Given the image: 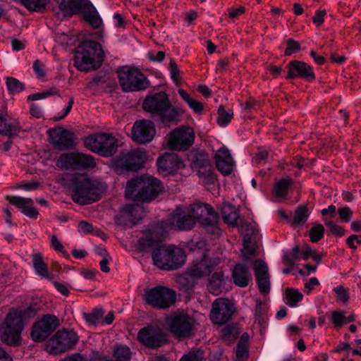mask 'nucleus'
Wrapping results in <instances>:
<instances>
[{"label":"nucleus","mask_w":361,"mask_h":361,"mask_svg":"<svg viewBox=\"0 0 361 361\" xmlns=\"http://www.w3.org/2000/svg\"><path fill=\"white\" fill-rule=\"evenodd\" d=\"M190 166L192 170L197 171L204 185H214L216 181V174L208 159H192Z\"/></svg>","instance_id":"nucleus-20"},{"label":"nucleus","mask_w":361,"mask_h":361,"mask_svg":"<svg viewBox=\"0 0 361 361\" xmlns=\"http://www.w3.org/2000/svg\"><path fill=\"white\" fill-rule=\"evenodd\" d=\"M325 10H320L316 12L315 16L312 18L313 23L317 26L321 25L324 21Z\"/></svg>","instance_id":"nucleus-61"},{"label":"nucleus","mask_w":361,"mask_h":361,"mask_svg":"<svg viewBox=\"0 0 361 361\" xmlns=\"http://www.w3.org/2000/svg\"><path fill=\"white\" fill-rule=\"evenodd\" d=\"M225 276L222 271L215 272L209 280L208 290L213 295H218L221 293L223 286L225 283Z\"/></svg>","instance_id":"nucleus-32"},{"label":"nucleus","mask_w":361,"mask_h":361,"mask_svg":"<svg viewBox=\"0 0 361 361\" xmlns=\"http://www.w3.org/2000/svg\"><path fill=\"white\" fill-rule=\"evenodd\" d=\"M47 133L49 143L56 149H68L75 145L74 133L63 127L50 128Z\"/></svg>","instance_id":"nucleus-17"},{"label":"nucleus","mask_w":361,"mask_h":361,"mask_svg":"<svg viewBox=\"0 0 361 361\" xmlns=\"http://www.w3.org/2000/svg\"><path fill=\"white\" fill-rule=\"evenodd\" d=\"M338 213L342 221L348 222L350 220L353 212L348 207H345L338 208Z\"/></svg>","instance_id":"nucleus-53"},{"label":"nucleus","mask_w":361,"mask_h":361,"mask_svg":"<svg viewBox=\"0 0 361 361\" xmlns=\"http://www.w3.org/2000/svg\"><path fill=\"white\" fill-rule=\"evenodd\" d=\"M331 321L335 327H341L345 324V315L344 311L337 310L331 312Z\"/></svg>","instance_id":"nucleus-49"},{"label":"nucleus","mask_w":361,"mask_h":361,"mask_svg":"<svg viewBox=\"0 0 361 361\" xmlns=\"http://www.w3.org/2000/svg\"><path fill=\"white\" fill-rule=\"evenodd\" d=\"M158 172L162 176L174 174L184 164L182 159H157Z\"/></svg>","instance_id":"nucleus-29"},{"label":"nucleus","mask_w":361,"mask_h":361,"mask_svg":"<svg viewBox=\"0 0 361 361\" xmlns=\"http://www.w3.org/2000/svg\"><path fill=\"white\" fill-rule=\"evenodd\" d=\"M233 154L226 146H222L216 152L214 158H231Z\"/></svg>","instance_id":"nucleus-59"},{"label":"nucleus","mask_w":361,"mask_h":361,"mask_svg":"<svg viewBox=\"0 0 361 361\" xmlns=\"http://www.w3.org/2000/svg\"><path fill=\"white\" fill-rule=\"evenodd\" d=\"M120 85L125 92H134L144 90L148 87L145 75L137 68L123 66L118 72Z\"/></svg>","instance_id":"nucleus-9"},{"label":"nucleus","mask_w":361,"mask_h":361,"mask_svg":"<svg viewBox=\"0 0 361 361\" xmlns=\"http://www.w3.org/2000/svg\"><path fill=\"white\" fill-rule=\"evenodd\" d=\"M32 264L36 273L39 276L47 280L53 279V276L49 272L47 265L43 262L40 253L32 255Z\"/></svg>","instance_id":"nucleus-33"},{"label":"nucleus","mask_w":361,"mask_h":361,"mask_svg":"<svg viewBox=\"0 0 361 361\" xmlns=\"http://www.w3.org/2000/svg\"><path fill=\"white\" fill-rule=\"evenodd\" d=\"M78 231L82 233H90L93 231V226L87 221H81L79 222Z\"/></svg>","instance_id":"nucleus-60"},{"label":"nucleus","mask_w":361,"mask_h":361,"mask_svg":"<svg viewBox=\"0 0 361 361\" xmlns=\"http://www.w3.org/2000/svg\"><path fill=\"white\" fill-rule=\"evenodd\" d=\"M169 222L178 231H190L199 222L208 233L219 231L218 215L208 204H194L187 209L178 207L170 214Z\"/></svg>","instance_id":"nucleus-1"},{"label":"nucleus","mask_w":361,"mask_h":361,"mask_svg":"<svg viewBox=\"0 0 361 361\" xmlns=\"http://www.w3.org/2000/svg\"><path fill=\"white\" fill-rule=\"evenodd\" d=\"M169 70L171 79L178 84L180 80L179 70L176 63L173 61L170 62Z\"/></svg>","instance_id":"nucleus-55"},{"label":"nucleus","mask_w":361,"mask_h":361,"mask_svg":"<svg viewBox=\"0 0 361 361\" xmlns=\"http://www.w3.org/2000/svg\"><path fill=\"white\" fill-rule=\"evenodd\" d=\"M250 261H251V257L248 261L243 259V264H236L233 269L232 276L233 282L239 287H246L252 281V275L247 266Z\"/></svg>","instance_id":"nucleus-28"},{"label":"nucleus","mask_w":361,"mask_h":361,"mask_svg":"<svg viewBox=\"0 0 361 361\" xmlns=\"http://www.w3.org/2000/svg\"><path fill=\"white\" fill-rule=\"evenodd\" d=\"M335 291L338 294V299L339 300L346 302L348 300L347 292L343 286L336 287Z\"/></svg>","instance_id":"nucleus-62"},{"label":"nucleus","mask_w":361,"mask_h":361,"mask_svg":"<svg viewBox=\"0 0 361 361\" xmlns=\"http://www.w3.org/2000/svg\"><path fill=\"white\" fill-rule=\"evenodd\" d=\"M326 225L329 228L332 234L339 237L344 235V228L338 225H336L334 222H326Z\"/></svg>","instance_id":"nucleus-54"},{"label":"nucleus","mask_w":361,"mask_h":361,"mask_svg":"<svg viewBox=\"0 0 361 361\" xmlns=\"http://www.w3.org/2000/svg\"><path fill=\"white\" fill-rule=\"evenodd\" d=\"M156 134L154 125L149 120L136 121L131 132L132 139L139 143L149 142Z\"/></svg>","instance_id":"nucleus-19"},{"label":"nucleus","mask_w":361,"mask_h":361,"mask_svg":"<svg viewBox=\"0 0 361 361\" xmlns=\"http://www.w3.org/2000/svg\"><path fill=\"white\" fill-rule=\"evenodd\" d=\"M136 207L134 205L128 204L125 206L120 213L115 217L116 225L122 226L124 228H132L135 224L134 212Z\"/></svg>","instance_id":"nucleus-31"},{"label":"nucleus","mask_w":361,"mask_h":361,"mask_svg":"<svg viewBox=\"0 0 361 361\" xmlns=\"http://www.w3.org/2000/svg\"><path fill=\"white\" fill-rule=\"evenodd\" d=\"M130 358L131 352L130 348L126 346H121L114 350L110 361H130Z\"/></svg>","instance_id":"nucleus-41"},{"label":"nucleus","mask_w":361,"mask_h":361,"mask_svg":"<svg viewBox=\"0 0 361 361\" xmlns=\"http://www.w3.org/2000/svg\"><path fill=\"white\" fill-rule=\"evenodd\" d=\"M137 338L145 346L151 348L161 347L167 342L166 334L158 326H149L140 329Z\"/></svg>","instance_id":"nucleus-18"},{"label":"nucleus","mask_w":361,"mask_h":361,"mask_svg":"<svg viewBox=\"0 0 361 361\" xmlns=\"http://www.w3.org/2000/svg\"><path fill=\"white\" fill-rule=\"evenodd\" d=\"M143 109L152 116L158 117L165 125L170 126L179 121L178 109L170 104L166 94L163 92L146 97Z\"/></svg>","instance_id":"nucleus-4"},{"label":"nucleus","mask_w":361,"mask_h":361,"mask_svg":"<svg viewBox=\"0 0 361 361\" xmlns=\"http://www.w3.org/2000/svg\"><path fill=\"white\" fill-rule=\"evenodd\" d=\"M56 166L61 169L86 171L95 167V159H57Z\"/></svg>","instance_id":"nucleus-26"},{"label":"nucleus","mask_w":361,"mask_h":361,"mask_svg":"<svg viewBox=\"0 0 361 361\" xmlns=\"http://www.w3.org/2000/svg\"><path fill=\"white\" fill-rule=\"evenodd\" d=\"M218 118L216 122L221 127H226L231 121L233 116V110L226 111L223 106H220L218 109Z\"/></svg>","instance_id":"nucleus-40"},{"label":"nucleus","mask_w":361,"mask_h":361,"mask_svg":"<svg viewBox=\"0 0 361 361\" xmlns=\"http://www.w3.org/2000/svg\"><path fill=\"white\" fill-rule=\"evenodd\" d=\"M178 94L182 99L188 105V106L196 114H201L203 107L200 102L192 98L189 94L183 89L178 90Z\"/></svg>","instance_id":"nucleus-36"},{"label":"nucleus","mask_w":361,"mask_h":361,"mask_svg":"<svg viewBox=\"0 0 361 361\" xmlns=\"http://www.w3.org/2000/svg\"><path fill=\"white\" fill-rule=\"evenodd\" d=\"M300 47V44L298 42L292 39H289L287 42V48L285 51V54L286 56H290L298 51Z\"/></svg>","instance_id":"nucleus-52"},{"label":"nucleus","mask_w":361,"mask_h":361,"mask_svg":"<svg viewBox=\"0 0 361 361\" xmlns=\"http://www.w3.org/2000/svg\"><path fill=\"white\" fill-rule=\"evenodd\" d=\"M78 340V336L73 330H59L46 344L45 350L51 355L61 354L71 350Z\"/></svg>","instance_id":"nucleus-11"},{"label":"nucleus","mask_w":361,"mask_h":361,"mask_svg":"<svg viewBox=\"0 0 361 361\" xmlns=\"http://www.w3.org/2000/svg\"><path fill=\"white\" fill-rule=\"evenodd\" d=\"M292 183L291 178H282L274 185V194L277 197L286 198Z\"/></svg>","instance_id":"nucleus-37"},{"label":"nucleus","mask_w":361,"mask_h":361,"mask_svg":"<svg viewBox=\"0 0 361 361\" xmlns=\"http://www.w3.org/2000/svg\"><path fill=\"white\" fill-rule=\"evenodd\" d=\"M145 161L142 159H111V167L118 174L125 171L137 172L144 167Z\"/></svg>","instance_id":"nucleus-27"},{"label":"nucleus","mask_w":361,"mask_h":361,"mask_svg":"<svg viewBox=\"0 0 361 361\" xmlns=\"http://www.w3.org/2000/svg\"><path fill=\"white\" fill-rule=\"evenodd\" d=\"M59 326V320L56 316L49 314H44L32 325L31 338L36 342L44 341Z\"/></svg>","instance_id":"nucleus-14"},{"label":"nucleus","mask_w":361,"mask_h":361,"mask_svg":"<svg viewBox=\"0 0 361 361\" xmlns=\"http://www.w3.org/2000/svg\"><path fill=\"white\" fill-rule=\"evenodd\" d=\"M213 270V265L211 260L207 257H203L199 261L193 262V263L188 268L184 275L178 276L176 281L185 287H189L187 276H190L194 279H200L207 276Z\"/></svg>","instance_id":"nucleus-15"},{"label":"nucleus","mask_w":361,"mask_h":361,"mask_svg":"<svg viewBox=\"0 0 361 361\" xmlns=\"http://www.w3.org/2000/svg\"><path fill=\"white\" fill-rule=\"evenodd\" d=\"M300 259V255H299V247L298 246H295L293 249V252L290 254H286L284 256V262L286 264L292 265L294 264V262L297 260H299Z\"/></svg>","instance_id":"nucleus-50"},{"label":"nucleus","mask_w":361,"mask_h":361,"mask_svg":"<svg viewBox=\"0 0 361 361\" xmlns=\"http://www.w3.org/2000/svg\"><path fill=\"white\" fill-rule=\"evenodd\" d=\"M147 155L145 151L140 149H133L131 151H126V153L122 158H146Z\"/></svg>","instance_id":"nucleus-56"},{"label":"nucleus","mask_w":361,"mask_h":361,"mask_svg":"<svg viewBox=\"0 0 361 361\" xmlns=\"http://www.w3.org/2000/svg\"><path fill=\"white\" fill-rule=\"evenodd\" d=\"M319 284V280L316 277L311 278L308 282L305 284V292L309 294L314 286Z\"/></svg>","instance_id":"nucleus-63"},{"label":"nucleus","mask_w":361,"mask_h":361,"mask_svg":"<svg viewBox=\"0 0 361 361\" xmlns=\"http://www.w3.org/2000/svg\"><path fill=\"white\" fill-rule=\"evenodd\" d=\"M254 271L260 293L267 294L270 290V281L266 263L262 259H257L254 264Z\"/></svg>","instance_id":"nucleus-22"},{"label":"nucleus","mask_w":361,"mask_h":361,"mask_svg":"<svg viewBox=\"0 0 361 361\" xmlns=\"http://www.w3.org/2000/svg\"><path fill=\"white\" fill-rule=\"evenodd\" d=\"M300 77L308 81L314 80L315 75L312 68L307 63L299 61H293L288 64V79Z\"/></svg>","instance_id":"nucleus-24"},{"label":"nucleus","mask_w":361,"mask_h":361,"mask_svg":"<svg viewBox=\"0 0 361 361\" xmlns=\"http://www.w3.org/2000/svg\"><path fill=\"white\" fill-rule=\"evenodd\" d=\"M309 216L308 208L305 205L298 207L294 214L291 224L294 226H302L307 220Z\"/></svg>","instance_id":"nucleus-38"},{"label":"nucleus","mask_w":361,"mask_h":361,"mask_svg":"<svg viewBox=\"0 0 361 361\" xmlns=\"http://www.w3.org/2000/svg\"><path fill=\"white\" fill-rule=\"evenodd\" d=\"M171 332L178 338L190 336L193 319L183 312H173L166 318Z\"/></svg>","instance_id":"nucleus-13"},{"label":"nucleus","mask_w":361,"mask_h":361,"mask_svg":"<svg viewBox=\"0 0 361 361\" xmlns=\"http://www.w3.org/2000/svg\"><path fill=\"white\" fill-rule=\"evenodd\" d=\"M72 200L80 204H89L98 201L103 192L102 184L85 174L75 175L70 183Z\"/></svg>","instance_id":"nucleus-3"},{"label":"nucleus","mask_w":361,"mask_h":361,"mask_svg":"<svg viewBox=\"0 0 361 361\" xmlns=\"http://www.w3.org/2000/svg\"><path fill=\"white\" fill-rule=\"evenodd\" d=\"M324 233V228L322 224H314L312 228L310 230L309 235L310 240L313 243L318 242L320 240Z\"/></svg>","instance_id":"nucleus-46"},{"label":"nucleus","mask_w":361,"mask_h":361,"mask_svg":"<svg viewBox=\"0 0 361 361\" xmlns=\"http://www.w3.org/2000/svg\"><path fill=\"white\" fill-rule=\"evenodd\" d=\"M238 334L239 331L235 326L228 325L221 330L222 338L228 342L235 340Z\"/></svg>","instance_id":"nucleus-45"},{"label":"nucleus","mask_w":361,"mask_h":361,"mask_svg":"<svg viewBox=\"0 0 361 361\" xmlns=\"http://www.w3.org/2000/svg\"><path fill=\"white\" fill-rule=\"evenodd\" d=\"M194 141L193 129L189 126H181L169 134L167 145L174 151H186L192 145Z\"/></svg>","instance_id":"nucleus-12"},{"label":"nucleus","mask_w":361,"mask_h":361,"mask_svg":"<svg viewBox=\"0 0 361 361\" xmlns=\"http://www.w3.org/2000/svg\"><path fill=\"white\" fill-rule=\"evenodd\" d=\"M101 45L94 41L82 43L76 51L75 65L78 69L87 71L97 68L103 61Z\"/></svg>","instance_id":"nucleus-6"},{"label":"nucleus","mask_w":361,"mask_h":361,"mask_svg":"<svg viewBox=\"0 0 361 361\" xmlns=\"http://www.w3.org/2000/svg\"><path fill=\"white\" fill-rule=\"evenodd\" d=\"M144 298L147 304L157 310H165L176 301V292L165 286H157L145 290Z\"/></svg>","instance_id":"nucleus-8"},{"label":"nucleus","mask_w":361,"mask_h":361,"mask_svg":"<svg viewBox=\"0 0 361 361\" xmlns=\"http://www.w3.org/2000/svg\"><path fill=\"white\" fill-rule=\"evenodd\" d=\"M40 307L37 305H31L30 307L26 308L25 310L20 311V312H16L18 315L20 316L21 322H23V319H29L33 317L36 315L38 311H39Z\"/></svg>","instance_id":"nucleus-48"},{"label":"nucleus","mask_w":361,"mask_h":361,"mask_svg":"<svg viewBox=\"0 0 361 361\" xmlns=\"http://www.w3.org/2000/svg\"><path fill=\"white\" fill-rule=\"evenodd\" d=\"M186 255L183 249L173 245L157 247L152 253L154 265L163 270H174L185 262Z\"/></svg>","instance_id":"nucleus-5"},{"label":"nucleus","mask_w":361,"mask_h":361,"mask_svg":"<svg viewBox=\"0 0 361 361\" xmlns=\"http://www.w3.org/2000/svg\"><path fill=\"white\" fill-rule=\"evenodd\" d=\"M54 94H56V92H54V90H49L44 92L36 93L29 95L27 97V100L35 101L42 99Z\"/></svg>","instance_id":"nucleus-58"},{"label":"nucleus","mask_w":361,"mask_h":361,"mask_svg":"<svg viewBox=\"0 0 361 361\" xmlns=\"http://www.w3.org/2000/svg\"><path fill=\"white\" fill-rule=\"evenodd\" d=\"M234 311L235 307L231 302L228 299L219 298L212 302L209 317L214 324L221 325L231 319Z\"/></svg>","instance_id":"nucleus-16"},{"label":"nucleus","mask_w":361,"mask_h":361,"mask_svg":"<svg viewBox=\"0 0 361 361\" xmlns=\"http://www.w3.org/2000/svg\"><path fill=\"white\" fill-rule=\"evenodd\" d=\"M85 146L100 156L111 157L118 147V140L111 134L97 133L85 140Z\"/></svg>","instance_id":"nucleus-10"},{"label":"nucleus","mask_w":361,"mask_h":361,"mask_svg":"<svg viewBox=\"0 0 361 361\" xmlns=\"http://www.w3.org/2000/svg\"><path fill=\"white\" fill-rule=\"evenodd\" d=\"M247 345L243 343H238L236 348V357L238 361H245L247 357Z\"/></svg>","instance_id":"nucleus-51"},{"label":"nucleus","mask_w":361,"mask_h":361,"mask_svg":"<svg viewBox=\"0 0 361 361\" xmlns=\"http://www.w3.org/2000/svg\"><path fill=\"white\" fill-rule=\"evenodd\" d=\"M104 313V311L102 309L95 308L90 313H84L83 317L89 324L96 325L99 323Z\"/></svg>","instance_id":"nucleus-43"},{"label":"nucleus","mask_w":361,"mask_h":361,"mask_svg":"<svg viewBox=\"0 0 361 361\" xmlns=\"http://www.w3.org/2000/svg\"><path fill=\"white\" fill-rule=\"evenodd\" d=\"M286 295L288 300L287 304L290 307H295L297 303L303 298L302 293L293 288H288L286 290Z\"/></svg>","instance_id":"nucleus-42"},{"label":"nucleus","mask_w":361,"mask_h":361,"mask_svg":"<svg viewBox=\"0 0 361 361\" xmlns=\"http://www.w3.org/2000/svg\"><path fill=\"white\" fill-rule=\"evenodd\" d=\"M221 215L223 220L227 224L235 225L237 224L238 214L235 209L229 203H223L221 207Z\"/></svg>","instance_id":"nucleus-35"},{"label":"nucleus","mask_w":361,"mask_h":361,"mask_svg":"<svg viewBox=\"0 0 361 361\" xmlns=\"http://www.w3.org/2000/svg\"><path fill=\"white\" fill-rule=\"evenodd\" d=\"M61 361H87V358L80 353H74L65 357Z\"/></svg>","instance_id":"nucleus-64"},{"label":"nucleus","mask_w":361,"mask_h":361,"mask_svg":"<svg viewBox=\"0 0 361 361\" xmlns=\"http://www.w3.org/2000/svg\"><path fill=\"white\" fill-rule=\"evenodd\" d=\"M204 360L203 350L197 349L183 355L179 361H204Z\"/></svg>","instance_id":"nucleus-47"},{"label":"nucleus","mask_w":361,"mask_h":361,"mask_svg":"<svg viewBox=\"0 0 361 361\" xmlns=\"http://www.w3.org/2000/svg\"><path fill=\"white\" fill-rule=\"evenodd\" d=\"M166 231L164 228L162 222L158 223L153 226L145 237H142L138 241V248L141 251L148 247H155L163 240Z\"/></svg>","instance_id":"nucleus-21"},{"label":"nucleus","mask_w":361,"mask_h":361,"mask_svg":"<svg viewBox=\"0 0 361 361\" xmlns=\"http://www.w3.org/2000/svg\"><path fill=\"white\" fill-rule=\"evenodd\" d=\"M246 231L243 235V248L241 250L242 256L245 261H248L250 257L255 255L257 250L256 235L257 230L252 225L246 224Z\"/></svg>","instance_id":"nucleus-23"},{"label":"nucleus","mask_w":361,"mask_h":361,"mask_svg":"<svg viewBox=\"0 0 361 361\" xmlns=\"http://www.w3.org/2000/svg\"><path fill=\"white\" fill-rule=\"evenodd\" d=\"M23 329L20 316L16 312H11L7 314L4 324L0 326V339L6 345H18Z\"/></svg>","instance_id":"nucleus-7"},{"label":"nucleus","mask_w":361,"mask_h":361,"mask_svg":"<svg viewBox=\"0 0 361 361\" xmlns=\"http://www.w3.org/2000/svg\"><path fill=\"white\" fill-rule=\"evenodd\" d=\"M73 102H74L73 98H71L68 102V106L66 108H64L61 112H59L57 114V116H56L54 117V119L56 121H60V120L64 118L68 115V114L70 112V111L71 110Z\"/></svg>","instance_id":"nucleus-57"},{"label":"nucleus","mask_w":361,"mask_h":361,"mask_svg":"<svg viewBox=\"0 0 361 361\" xmlns=\"http://www.w3.org/2000/svg\"><path fill=\"white\" fill-rule=\"evenodd\" d=\"M164 190V187L159 179L144 174L127 183L125 195L133 201L148 202L157 197Z\"/></svg>","instance_id":"nucleus-2"},{"label":"nucleus","mask_w":361,"mask_h":361,"mask_svg":"<svg viewBox=\"0 0 361 361\" xmlns=\"http://www.w3.org/2000/svg\"><path fill=\"white\" fill-rule=\"evenodd\" d=\"M6 87L11 94H17L24 90V85L14 78H6Z\"/></svg>","instance_id":"nucleus-44"},{"label":"nucleus","mask_w":361,"mask_h":361,"mask_svg":"<svg viewBox=\"0 0 361 361\" xmlns=\"http://www.w3.org/2000/svg\"><path fill=\"white\" fill-rule=\"evenodd\" d=\"M80 13L84 19L93 27L99 28L102 25V20L97 9L92 4H84L80 6Z\"/></svg>","instance_id":"nucleus-30"},{"label":"nucleus","mask_w":361,"mask_h":361,"mask_svg":"<svg viewBox=\"0 0 361 361\" xmlns=\"http://www.w3.org/2000/svg\"><path fill=\"white\" fill-rule=\"evenodd\" d=\"M79 10L78 3L74 0H62L59 6L57 15L68 17L75 14Z\"/></svg>","instance_id":"nucleus-34"},{"label":"nucleus","mask_w":361,"mask_h":361,"mask_svg":"<svg viewBox=\"0 0 361 361\" xmlns=\"http://www.w3.org/2000/svg\"><path fill=\"white\" fill-rule=\"evenodd\" d=\"M6 199L10 204L21 209L23 214L27 216L36 219L39 215L37 209L33 206L34 202L31 198L19 196H6Z\"/></svg>","instance_id":"nucleus-25"},{"label":"nucleus","mask_w":361,"mask_h":361,"mask_svg":"<svg viewBox=\"0 0 361 361\" xmlns=\"http://www.w3.org/2000/svg\"><path fill=\"white\" fill-rule=\"evenodd\" d=\"M216 166L222 175L228 176L233 172L235 162L233 159H216Z\"/></svg>","instance_id":"nucleus-39"}]
</instances>
